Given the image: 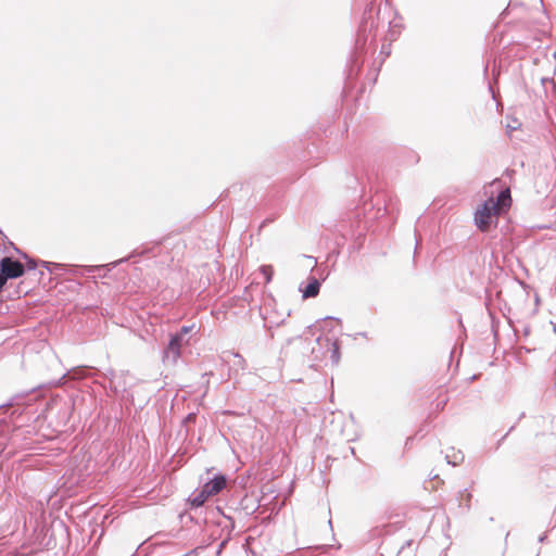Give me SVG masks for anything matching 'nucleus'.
I'll use <instances>...</instances> for the list:
<instances>
[{"label": "nucleus", "mask_w": 556, "mask_h": 556, "mask_svg": "<svg viewBox=\"0 0 556 556\" xmlns=\"http://www.w3.org/2000/svg\"><path fill=\"white\" fill-rule=\"evenodd\" d=\"M500 213L496 211V204H494V199L490 198L483 202V204L477 208L475 213V224L479 230L485 232L489 230L492 220Z\"/></svg>", "instance_id": "f257e3e1"}, {"label": "nucleus", "mask_w": 556, "mask_h": 556, "mask_svg": "<svg viewBox=\"0 0 556 556\" xmlns=\"http://www.w3.org/2000/svg\"><path fill=\"white\" fill-rule=\"evenodd\" d=\"M25 268L24 265L16 260L11 257H3L0 261V286H5L9 279L20 278L24 275Z\"/></svg>", "instance_id": "f03ea898"}, {"label": "nucleus", "mask_w": 556, "mask_h": 556, "mask_svg": "<svg viewBox=\"0 0 556 556\" xmlns=\"http://www.w3.org/2000/svg\"><path fill=\"white\" fill-rule=\"evenodd\" d=\"M187 341H181V333H175L163 352V362L176 364L181 355V348Z\"/></svg>", "instance_id": "7ed1b4c3"}, {"label": "nucleus", "mask_w": 556, "mask_h": 556, "mask_svg": "<svg viewBox=\"0 0 556 556\" xmlns=\"http://www.w3.org/2000/svg\"><path fill=\"white\" fill-rule=\"evenodd\" d=\"M115 265L116 263H110L108 265L72 266L68 271L80 276L98 273L100 277H103L105 276V273L115 267Z\"/></svg>", "instance_id": "20e7f679"}, {"label": "nucleus", "mask_w": 556, "mask_h": 556, "mask_svg": "<svg viewBox=\"0 0 556 556\" xmlns=\"http://www.w3.org/2000/svg\"><path fill=\"white\" fill-rule=\"evenodd\" d=\"M226 486V478L223 475L216 476L203 485L204 493L213 496L218 494Z\"/></svg>", "instance_id": "39448f33"}, {"label": "nucleus", "mask_w": 556, "mask_h": 556, "mask_svg": "<svg viewBox=\"0 0 556 556\" xmlns=\"http://www.w3.org/2000/svg\"><path fill=\"white\" fill-rule=\"evenodd\" d=\"M324 341L330 352V359L332 364L338 365L341 358L340 354V345L337 340H331L329 338H325Z\"/></svg>", "instance_id": "423d86ee"}, {"label": "nucleus", "mask_w": 556, "mask_h": 556, "mask_svg": "<svg viewBox=\"0 0 556 556\" xmlns=\"http://www.w3.org/2000/svg\"><path fill=\"white\" fill-rule=\"evenodd\" d=\"M510 202H511V198H510L509 189H505V190L501 191L498 193L496 200H494V204H496V211L500 213L501 210L509 207Z\"/></svg>", "instance_id": "0eeeda50"}, {"label": "nucleus", "mask_w": 556, "mask_h": 556, "mask_svg": "<svg viewBox=\"0 0 556 556\" xmlns=\"http://www.w3.org/2000/svg\"><path fill=\"white\" fill-rule=\"evenodd\" d=\"M320 282L315 277H312L306 288L303 290V298H315L319 293Z\"/></svg>", "instance_id": "6e6552de"}, {"label": "nucleus", "mask_w": 556, "mask_h": 556, "mask_svg": "<svg viewBox=\"0 0 556 556\" xmlns=\"http://www.w3.org/2000/svg\"><path fill=\"white\" fill-rule=\"evenodd\" d=\"M210 497L204 493V489L202 488L190 500L191 506L201 507L205 501Z\"/></svg>", "instance_id": "1a4fd4ad"}, {"label": "nucleus", "mask_w": 556, "mask_h": 556, "mask_svg": "<svg viewBox=\"0 0 556 556\" xmlns=\"http://www.w3.org/2000/svg\"><path fill=\"white\" fill-rule=\"evenodd\" d=\"M261 273L263 274L265 278V282L268 283L271 281L273 275H274V268L271 265H263L260 268Z\"/></svg>", "instance_id": "9d476101"}, {"label": "nucleus", "mask_w": 556, "mask_h": 556, "mask_svg": "<svg viewBox=\"0 0 556 556\" xmlns=\"http://www.w3.org/2000/svg\"><path fill=\"white\" fill-rule=\"evenodd\" d=\"M42 266H45L50 273H55L56 270L65 267L63 264L53 262H42Z\"/></svg>", "instance_id": "9b49d317"}, {"label": "nucleus", "mask_w": 556, "mask_h": 556, "mask_svg": "<svg viewBox=\"0 0 556 556\" xmlns=\"http://www.w3.org/2000/svg\"><path fill=\"white\" fill-rule=\"evenodd\" d=\"M374 26H375V22L374 21L370 22L369 26H368V22L364 21L363 25H362V29H361L358 38H357V42H359L362 40L363 33H365L367 29L369 30V33H371Z\"/></svg>", "instance_id": "f8f14e48"}, {"label": "nucleus", "mask_w": 556, "mask_h": 556, "mask_svg": "<svg viewBox=\"0 0 556 556\" xmlns=\"http://www.w3.org/2000/svg\"><path fill=\"white\" fill-rule=\"evenodd\" d=\"M446 459L448 464H452L453 466L458 465L464 459V455L460 452H457L453 455V459H451L450 455H446Z\"/></svg>", "instance_id": "ddd939ff"}, {"label": "nucleus", "mask_w": 556, "mask_h": 556, "mask_svg": "<svg viewBox=\"0 0 556 556\" xmlns=\"http://www.w3.org/2000/svg\"><path fill=\"white\" fill-rule=\"evenodd\" d=\"M193 326H184L177 333H181V341H185V336L190 332Z\"/></svg>", "instance_id": "4468645a"}, {"label": "nucleus", "mask_w": 556, "mask_h": 556, "mask_svg": "<svg viewBox=\"0 0 556 556\" xmlns=\"http://www.w3.org/2000/svg\"><path fill=\"white\" fill-rule=\"evenodd\" d=\"M27 267H28L29 270H33V269H35L37 267V264H36V262L34 260L28 258L27 260Z\"/></svg>", "instance_id": "2eb2a0df"}, {"label": "nucleus", "mask_w": 556, "mask_h": 556, "mask_svg": "<svg viewBox=\"0 0 556 556\" xmlns=\"http://www.w3.org/2000/svg\"><path fill=\"white\" fill-rule=\"evenodd\" d=\"M111 389L114 391V393H118L121 391L118 386L114 384V380H111Z\"/></svg>", "instance_id": "dca6fc26"}, {"label": "nucleus", "mask_w": 556, "mask_h": 556, "mask_svg": "<svg viewBox=\"0 0 556 556\" xmlns=\"http://www.w3.org/2000/svg\"><path fill=\"white\" fill-rule=\"evenodd\" d=\"M546 540V534H543L539 538V542L542 543Z\"/></svg>", "instance_id": "f3484780"}, {"label": "nucleus", "mask_w": 556, "mask_h": 556, "mask_svg": "<svg viewBox=\"0 0 556 556\" xmlns=\"http://www.w3.org/2000/svg\"><path fill=\"white\" fill-rule=\"evenodd\" d=\"M236 357L239 359V363H240V364H241V363H244V359H243L240 355H238V354H237V355H236Z\"/></svg>", "instance_id": "a211bd4d"}, {"label": "nucleus", "mask_w": 556, "mask_h": 556, "mask_svg": "<svg viewBox=\"0 0 556 556\" xmlns=\"http://www.w3.org/2000/svg\"><path fill=\"white\" fill-rule=\"evenodd\" d=\"M356 336H361V337L367 338V333L366 332H359Z\"/></svg>", "instance_id": "6ab92c4d"}, {"label": "nucleus", "mask_w": 556, "mask_h": 556, "mask_svg": "<svg viewBox=\"0 0 556 556\" xmlns=\"http://www.w3.org/2000/svg\"><path fill=\"white\" fill-rule=\"evenodd\" d=\"M316 341H317V343H319L320 345L323 344V338H321V337H318V338L316 339Z\"/></svg>", "instance_id": "aec40b11"}]
</instances>
